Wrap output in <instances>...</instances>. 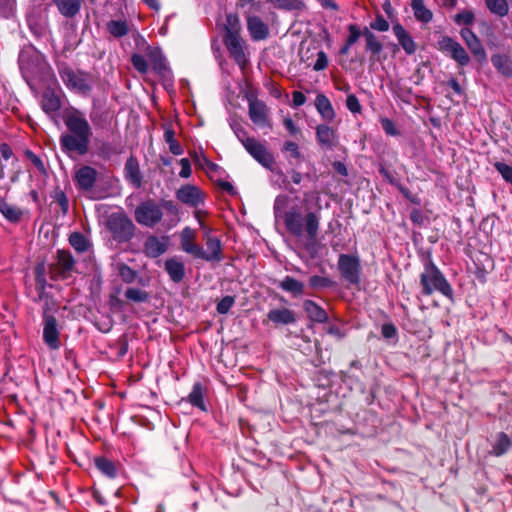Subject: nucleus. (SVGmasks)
Wrapping results in <instances>:
<instances>
[{
    "mask_svg": "<svg viewBox=\"0 0 512 512\" xmlns=\"http://www.w3.org/2000/svg\"><path fill=\"white\" fill-rule=\"evenodd\" d=\"M64 124L67 132L60 136L59 143L61 150L72 157L86 155L89 152L92 128L85 115L72 109L64 116Z\"/></svg>",
    "mask_w": 512,
    "mask_h": 512,
    "instance_id": "obj_1",
    "label": "nucleus"
},
{
    "mask_svg": "<svg viewBox=\"0 0 512 512\" xmlns=\"http://www.w3.org/2000/svg\"><path fill=\"white\" fill-rule=\"evenodd\" d=\"M320 210L319 206L318 211H309L302 219L301 213L296 208H291L282 216L286 229L291 235L298 238L305 236L307 249L313 247L317 241L321 220Z\"/></svg>",
    "mask_w": 512,
    "mask_h": 512,
    "instance_id": "obj_2",
    "label": "nucleus"
},
{
    "mask_svg": "<svg viewBox=\"0 0 512 512\" xmlns=\"http://www.w3.org/2000/svg\"><path fill=\"white\" fill-rule=\"evenodd\" d=\"M223 42L235 62L244 67L247 63V57L244 51V40L240 35L241 22L236 14H228L224 25Z\"/></svg>",
    "mask_w": 512,
    "mask_h": 512,
    "instance_id": "obj_3",
    "label": "nucleus"
},
{
    "mask_svg": "<svg viewBox=\"0 0 512 512\" xmlns=\"http://www.w3.org/2000/svg\"><path fill=\"white\" fill-rule=\"evenodd\" d=\"M420 284L422 286V292L425 295H431L434 291H438L448 298H452L453 296L451 285L433 263H429L425 266L420 276Z\"/></svg>",
    "mask_w": 512,
    "mask_h": 512,
    "instance_id": "obj_4",
    "label": "nucleus"
},
{
    "mask_svg": "<svg viewBox=\"0 0 512 512\" xmlns=\"http://www.w3.org/2000/svg\"><path fill=\"white\" fill-rule=\"evenodd\" d=\"M106 226L112 238L118 243L128 242L135 235L136 226L124 212L110 214Z\"/></svg>",
    "mask_w": 512,
    "mask_h": 512,
    "instance_id": "obj_5",
    "label": "nucleus"
},
{
    "mask_svg": "<svg viewBox=\"0 0 512 512\" xmlns=\"http://www.w3.org/2000/svg\"><path fill=\"white\" fill-rule=\"evenodd\" d=\"M64 84L77 93L87 95L92 90V78L87 72L73 70L70 67H62L59 71Z\"/></svg>",
    "mask_w": 512,
    "mask_h": 512,
    "instance_id": "obj_6",
    "label": "nucleus"
},
{
    "mask_svg": "<svg viewBox=\"0 0 512 512\" xmlns=\"http://www.w3.org/2000/svg\"><path fill=\"white\" fill-rule=\"evenodd\" d=\"M134 217L142 226L155 227L163 218L162 207L152 199L145 200L136 207Z\"/></svg>",
    "mask_w": 512,
    "mask_h": 512,
    "instance_id": "obj_7",
    "label": "nucleus"
},
{
    "mask_svg": "<svg viewBox=\"0 0 512 512\" xmlns=\"http://www.w3.org/2000/svg\"><path fill=\"white\" fill-rule=\"evenodd\" d=\"M338 270L342 278L350 285H358L361 281V261L358 256L340 254L338 258Z\"/></svg>",
    "mask_w": 512,
    "mask_h": 512,
    "instance_id": "obj_8",
    "label": "nucleus"
},
{
    "mask_svg": "<svg viewBox=\"0 0 512 512\" xmlns=\"http://www.w3.org/2000/svg\"><path fill=\"white\" fill-rule=\"evenodd\" d=\"M436 48L462 67L467 66L470 62V57L463 46L449 36H441L436 43Z\"/></svg>",
    "mask_w": 512,
    "mask_h": 512,
    "instance_id": "obj_9",
    "label": "nucleus"
},
{
    "mask_svg": "<svg viewBox=\"0 0 512 512\" xmlns=\"http://www.w3.org/2000/svg\"><path fill=\"white\" fill-rule=\"evenodd\" d=\"M243 146L256 161L271 169L275 162L274 157L261 142L255 138H246L243 139Z\"/></svg>",
    "mask_w": 512,
    "mask_h": 512,
    "instance_id": "obj_10",
    "label": "nucleus"
},
{
    "mask_svg": "<svg viewBox=\"0 0 512 512\" xmlns=\"http://www.w3.org/2000/svg\"><path fill=\"white\" fill-rule=\"evenodd\" d=\"M205 244L207 250L200 246V252L197 253L196 259H202L207 262H220L223 259L222 244L219 238L211 236L209 233L205 235Z\"/></svg>",
    "mask_w": 512,
    "mask_h": 512,
    "instance_id": "obj_11",
    "label": "nucleus"
},
{
    "mask_svg": "<svg viewBox=\"0 0 512 512\" xmlns=\"http://www.w3.org/2000/svg\"><path fill=\"white\" fill-rule=\"evenodd\" d=\"M249 101V117L251 121L260 127L270 126L269 109L266 104L255 97L248 98Z\"/></svg>",
    "mask_w": 512,
    "mask_h": 512,
    "instance_id": "obj_12",
    "label": "nucleus"
},
{
    "mask_svg": "<svg viewBox=\"0 0 512 512\" xmlns=\"http://www.w3.org/2000/svg\"><path fill=\"white\" fill-rule=\"evenodd\" d=\"M43 340L53 350L58 349L60 346L57 320L53 315L47 314L46 309L44 311Z\"/></svg>",
    "mask_w": 512,
    "mask_h": 512,
    "instance_id": "obj_13",
    "label": "nucleus"
},
{
    "mask_svg": "<svg viewBox=\"0 0 512 512\" xmlns=\"http://www.w3.org/2000/svg\"><path fill=\"white\" fill-rule=\"evenodd\" d=\"M98 172L95 168L85 165L80 167L75 173V182L77 187L83 191H90L97 180Z\"/></svg>",
    "mask_w": 512,
    "mask_h": 512,
    "instance_id": "obj_14",
    "label": "nucleus"
},
{
    "mask_svg": "<svg viewBox=\"0 0 512 512\" xmlns=\"http://www.w3.org/2000/svg\"><path fill=\"white\" fill-rule=\"evenodd\" d=\"M316 138L318 144L327 150H332L339 144L336 130L325 124L316 127Z\"/></svg>",
    "mask_w": 512,
    "mask_h": 512,
    "instance_id": "obj_15",
    "label": "nucleus"
},
{
    "mask_svg": "<svg viewBox=\"0 0 512 512\" xmlns=\"http://www.w3.org/2000/svg\"><path fill=\"white\" fill-rule=\"evenodd\" d=\"M176 197L179 201L192 207H197L203 202V197L200 189L194 185H184L176 192Z\"/></svg>",
    "mask_w": 512,
    "mask_h": 512,
    "instance_id": "obj_16",
    "label": "nucleus"
},
{
    "mask_svg": "<svg viewBox=\"0 0 512 512\" xmlns=\"http://www.w3.org/2000/svg\"><path fill=\"white\" fill-rule=\"evenodd\" d=\"M460 35L475 57L479 60H484L486 58V51L479 37L470 28L461 29Z\"/></svg>",
    "mask_w": 512,
    "mask_h": 512,
    "instance_id": "obj_17",
    "label": "nucleus"
},
{
    "mask_svg": "<svg viewBox=\"0 0 512 512\" xmlns=\"http://www.w3.org/2000/svg\"><path fill=\"white\" fill-rule=\"evenodd\" d=\"M164 269L170 280L174 283H180L185 279V264L180 257L174 256L165 260Z\"/></svg>",
    "mask_w": 512,
    "mask_h": 512,
    "instance_id": "obj_18",
    "label": "nucleus"
},
{
    "mask_svg": "<svg viewBox=\"0 0 512 512\" xmlns=\"http://www.w3.org/2000/svg\"><path fill=\"white\" fill-rule=\"evenodd\" d=\"M56 268L62 278H67L76 271V261L68 250L57 251Z\"/></svg>",
    "mask_w": 512,
    "mask_h": 512,
    "instance_id": "obj_19",
    "label": "nucleus"
},
{
    "mask_svg": "<svg viewBox=\"0 0 512 512\" xmlns=\"http://www.w3.org/2000/svg\"><path fill=\"white\" fill-rule=\"evenodd\" d=\"M392 30L406 54H414L417 50V44L403 25L397 22L393 25Z\"/></svg>",
    "mask_w": 512,
    "mask_h": 512,
    "instance_id": "obj_20",
    "label": "nucleus"
},
{
    "mask_svg": "<svg viewBox=\"0 0 512 512\" xmlns=\"http://www.w3.org/2000/svg\"><path fill=\"white\" fill-rule=\"evenodd\" d=\"M247 29L251 38L255 41L264 40L269 35V28L258 16H247Z\"/></svg>",
    "mask_w": 512,
    "mask_h": 512,
    "instance_id": "obj_21",
    "label": "nucleus"
},
{
    "mask_svg": "<svg viewBox=\"0 0 512 512\" xmlns=\"http://www.w3.org/2000/svg\"><path fill=\"white\" fill-rule=\"evenodd\" d=\"M196 233L190 227H185L180 233V245L181 249L193 256L197 257V253L200 252V245L195 243Z\"/></svg>",
    "mask_w": 512,
    "mask_h": 512,
    "instance_id": "obj_22",
    "label": "nucleus"
},
{
    "mask_svg": "<svg viewBox=\"0 0 512 512\" xmlns=\"http://www.w3.org/2000/svg\"><path fill=\"white\" fill-rule=\"evenodd\" d=\"M267 319L275 325H290L296 322L294 312L285 307L271 309L267 313Z\"/></svg>",
    "mask_w": 512,
    "mask_h": 512,
    "instance_id": "obj_23",
    "label": "nucleus"
},
{
    "mask_svg": "<svg viewBox=\"0 0 512 512\" xmlns=\"http://www.w3.org/2000/svg\"><path fill=\"white\" fill-rule=\"evenodd\" d=\"M125 178L135 188L142 186V176L139 168L138 160L134 156H130L124 167Z\"/></svg>",
    "mask_w": 512,
    "mask_h": 512,
    "instance_id": "obj_24",
    "label": "nucleus"
},
{
    "mask_svg": "<svg viewBox=\"0 0 512 512\" xmlns=\"http://www.w3.org/2000/svg\"><path fill=\"white\" fill-rule=\"evenodd\" d=\"M168 249V243L164 239L156 236H149L144 243V252L150 258H157L164 254Z\"/></svg>",
    "mask_w": 512,
    "mask_h": 512,
    "instance_id": "obj_25",
    "label": "nucleus"
},
{
    "mask_svg": "<svg viewBox=\"0 0 512 512\" xmlns=\"http://www.w3.org/2000/svg\"><path fill=\"white\" fill-rule=\"evenodd\" d=\"M146 56L154 72L163 74L167 71L166 59L159 48L147 46Z\"/></svg>",
    "mask_w": 512,
    "mask_h": 512,
    "instance_id": "obj_26",
    "label": "nucleus"
},
{
    "mask_svg": "<svg viewBox=\"0 0 512 512\" xmlns=\"http://www.w3.org/2000/svg\"><path fill=\"white\" fill-rule=\"evenodd\" d=\"M303 309L308 318L314 322L325 323L328 321V314L326 311L312 300H305L303 302Z\"/></svg>",
    "mask_w": 512,
    "mask_h": 512,
    "instance_id": "obj_27",
    "label": "nucleus"
},
{
    "mask_svg": "<svg viewBox=\"0 0 512 512\" xmlns=\"http://www.w3.org/2000/svg\"><path fill=\"white\" fill-rule=\"evenodd\" d=\"M492 65L504 77H512V59L503 54H495L491 57Z\"/></svg>",
    "mask_w": 512,
    "mask_h": 512,
    "instance_id": "obj_28",
    "label": "nucleus"
},
{
    "mask_svg": "<svg viewBox=\"0 0 512 512\" xmlns=\"http://www.w3.org/2000/svg\"><path fill=\"white\" fill-rule=\"evenodd\" d=\"M41 107L47 114L55 113L61 108V100L54 91L46 90L42 95Z\"/></svg>",
    "mask_w": 512,
    "mask_h": 512,
    "instance_id": "obj_29",
    "label": "nucleus"
},
{
    "mask_svg": "<svg viewBox=\"0 0 512 512\" xmlns=\"http://www.w3.org/2000/svg\"><path fill=\"white\" fill-rule=\"evenodd\" d=\"M279 287L283 291L291 293L294 297L302 296L305 292L304 283L291 276L284 277L279 283Z\"/></svg>",
    "mask_w": 512,
    "mask_h": 512,
    "instance_id": "obj_30",
    "label": "nucleus"
},
{
    "mask_svg": "<svg viewBox=\"0 0 512 512\" xmlns=\"http://www.w3.org/2000/svg\"><path fill=\"white\" fill-rule=\"evenodd\" d=\"M315 106L317 111L321 114L324 120L332 121L335 117L334 109L329 99L323 95L318 94L315 99Z\"/></svg>",
    "mask_w": 512,
    "mask_h": 512,
    "instance_id": "obj_31",
    "label": "nucleus"
},
{
    "mask_svg": "<svg viewBox=\"0 0 512 512\" xmlns=\"http://www.w3.org/2000/svg\"><path fill=\"white\" fill-rule=\"evenodd\" d=\"M0 213L10 222L20 221L23 211L16 205L0 198Z\"/></svg>",
    "mask_w": 512,
    "mask_h": 512,
    "instance_id": "obj_32",
    "label": "nucleus"
},
{
    "mask_svg": "<svg viewBox=\"0 0 512 512\" xmlns=\"http://www.w3.org/2000/svg\"><path fill=\"white\" fill-rule=\"evenodd\" d=\"M82 0H56L59 12L68 18L74 17L80 10Z\"/></svg>",
    "mask_w": 512,
    "mask_h": 512,
    "instance_id": "obj_33",
    "label": "nucleus"
},
{
    "mask_svg": "<svg viewBox=\"0 0 512 512\" xmlns=\"http://www.w3.org/2000/svg\"><path fill=\"white\" fill-rule=\"evenodd\" d=\"M411 8L418 21L429 23L432 20L433 13L424 5L423 0H411Z\"/></svg>",
    "mask_w": 512,
    "mask_h": 512,
    "instance_id": "obj_34",
    "label": "nucleus"
},
{
    "mask_svg": "<svg viewBox=\"0 0 512 512\" xmlns=\"http://www.w3.org/2000/svg\"><path fill=\"white\" fill-rule=\"evenodd\" d=\"M363 37L366 43V50L369 51L372 56H376L382 51V43L368 27L363 28Z\"/></svg>",
    "mask_w": 512,
    "mask_h": 512,
    "instance_id": "obj_35",
    "label": "nucleus"
},
{
    "mask_svg": "<svg viewBox=\"0 0 512 512\" xmlns=\"http://www.w3.org/2000/svg\"><path fill=\"white\" fill-rule=\"evenodd\" d=\"M489 12L497 17H506L509 13V4L507 0H484Z\"/></svg>",
    "mask_w": 512,
    "mask_h": 512,
    "instance_id": "obj_36",
    "label": "nucleus"
},
{
    "mask_svg": "<svg viewBox=\"0 0 512 512\" xmlns=\"http://www.w3.org/2000/svg\"><path fill=\"white\" fill-rule=\"evenodd\" d=\"M164 140L169 145V150L174 155H181L183 149L179 142L175 139V131L171 124H163Z\"/></svg>",
    "mask_w": 512,
    "mask_h": 512,
    "instance_id": "obj_37",
    "label": "nucleus"
},
{
    "mask_svg": "<svg viewBox=\"0 0 512 512\" xmlns=\"http://www.w3.org/2000/svg\"><path fill=\"white\" fill-rule=\"evenodd\" d=\"M511 446V440L507 434L500 432L497 434L494 444L492 445L491 454L494 456H502Z\"/></svg>",
    "mask_w": 512,
    "mask_h": 512,
    "instance_id": "obj_38",
    "label": "nucleus"
},
{
    "mask_svg": "<svg viewBox=\"0 0 512 512\" xmlns=\"http://www.w3.org/2000/svg\"><path fill=\"white\" fill-rule=\"evenodd\" d=\"M69 244L78 253H84L91 247L89 240L80 232H73L70 234Z\"/></svg>",
    "mask_w": 512,
    "mask_h": 512,
    "instance_id": "obj_39",
    "label": "nucleus"
},
{
    "mask_svg": "<svg viewBox=\"0 0 512 512\" xmlns=\"http://www.w3.org/2000/svg\"><path fill=\"white\" fill-rule=\"evenodd\" d=\"M94 462H95L97 469L102 474H104L105 476H107L109 478L116 477L117 469L115 467V464L111 460H109L105 457H97V458H95Z\"/></svg>",
    "mask_w": 512,
    "mask_h": 512,
    "instance_id": "obj_40",
    "label": "nucleus"
},
{
    "mask_svg": "<svg viewBox=\"0 0 512 512\" xmlns=\"http://www.w3.org/2000/svg\"><path fill=\"white\" fill-rule=\"evenodd\" d=\"M106 28L116 38L123 37L129 32L128 23L124 20H111L107 23Z\"/></svg>",
    "mask_w": 512,
    "mask_h": 512,
    "instance_id": "obj_41",
    "label": "nucleus"
},
{
    "mask_svg": "<svg viewBox=\"0 0 512 512\" xmlns=\"http://www.w3.org/2000/svg\"><path fill=\"white\" fill-rule=\"evenodd\" d=\"M188 400L193 406H196V407L200 408L201 410L206 409L204 401H203L202 386L200 383H195L193 385L192 391L188 395Z\"/></svg>",
    "mask_w": 512,
    "mask_h": 512,
    "instance_id": "obj_42",
    "label": "nucleus"
},
{
    "mask_svg": "<svg viewBox=\"0 0 512 512\" xmlns=\"http://www.w3.org/2000/svg\"><path fill=\"white\" fill-rule=\"evenodd\" d=\"M308 284L312 290H316V291L325 289V288H330L335 285L334 281H332L330 278L318 276V275L311 276L309 278Z\"/></svg>",
    "mask_w": 512,
    "mask_h": 512,
    "instance_id": "obj_43",
    "label": "nucleus"
},
{
    "mask_svg": "<svg viewBox=\"0 0 512 512\" xmlns=\"http://www.w3.org/2000/svg\"><path fill=\"white\" fill-rule=\"evenodd\" d=\"M125 297L133 302L142 303L149 299V294L139 288H128L125 291Z\"/></svg>",
    "mask_w": 512,
    "mask_h": 512,
    "instance_id": "obj_44",
    "label": "nucleus"
},
{
    "mask_svg": "<svg viewBox=\"0 0 512 512\" xmlns=\"http://www.w3.org/2000/svg\"><path fill=\"white\" fill-rule=\"evenodd\" d=\"M131 63L133 67L141 74H146L149 70V66L145 57L140 54H133L131 56Z\"/></svg>",
    "mask_w": 512,
    "mask_h": 512,
    "instance_id": "obj_45",
    "label": "nucleus"
},
{
    "mask_svg": "<svg viewBox=\"0 0 512 512\" xmlns=\"http://www.w3.org/2000/svg\"><path fill=\"white\" fill-rule=\"evenodd\" d=\"M475 15L471 10H464L455 15L454 21L458 25H471L474 23Z\"/></svg>",
    "mask_w": 512,
    "mask_h": 512,
    "instance_id": "obj_46",
    "label": "nucleus"
},
{
    "mask_svg": "<svg viewBox=\"0 0 512 512\" xmlns=\"http://www.w3.org/2000/svg\"><path fill=\"white\" fill-rule=\"evenodd\" d=\"M235 304L234 296H225L218 303L216 310L219 314H227L231 307Z\"/></svg>",
    "mask_w": 512,
    "mask_h": 512,
    "instance_id": "obj_47",
    "label": "nucleus"
},
{
    "mask_svg": "<svg viewBox=\"0 0 512 512\" xmlns=\"http://www.w3.org/2000/svg\"><path fill=\"white\" fill-rule=\"evenodd\" d=\"M494 167L506 182L512 184V166L503 162H495Z\"/></svg>",
    "mask_w": 512,
    "mask_h": 512,
    "instance_id": "obj_48",
    "label": "nucleus"
},
{
    "mask_svg": "<svg viewBox=\"0 0 512 512\" xmlns=\"http://www.w3.org/2000/svg\"><path fill=\"white\" fill-rule=\"evenodd\" d=\"M119 275L125 283H132L137 276L136 272L126 264L119 265Z\"/></svg>",
    "mask_w": 512,
    "mask_h": 512,
    "instance_id": "obj_49",
    "label": "nucleus"
},
{
    "mask_svg": "<svg viewBox=\"0 0 512 512\" xmlns=\"http://www.w3.org/2000/svg\"><path fill=\"white\" fill-rule=\"evenodd\" d=\"M348 32H349V35L346 39V43H348V45H354L361 36H363V29L360 30L359 27L355 24H350L348 26Z\"/></svg>",
    "mask_w": 512,
    "mask_h": 512,
    "instance_id": "obj_50",
    "label": "nucleus"
},
{
    "mask_svg": "<svg viewBox=\"0 0 512 512\" xmlns=\"http://www.w3.org/2000/svg\"><path fill=\"white\" fill-rule=\"evenodd\" d=\"M389 22L380 14H378L374 21L370 23V29L386 32L389 30Z\"/></svg>",
    "mask_w": 512,
    "mask_h": 512,
    "instance_id": "obj_51",
    "label": "nucleus"
},
{
    "mask_svg": "<svg viewBox=\"0 0 512 512\" xmlns=\"http://www.w3.org/2000/svg\"><path fill=\"white\" fill-rule=\"evenodd\" d=\"M282 151L290 153L291 157L297 160H302V154L300 152L299 146L293 141H286L283 145Z\"/></svg>",
    "mask_w": 512,
    "mask_h": 512,
    "instance_id": "obj_52",
    "label": "nucleus"
},
{
    "mask_svg": "<svg viewBox=\"0 0 512 512\" xmlns=\"http://www.w3.org/2000/svg\"><path fill=\"white\" fill-rule=\"evenodd\" d=\"M346 106L348 110L352 113H360L362 110V106L358 100V98L354 94H349L346 98Z\"/></svg>",
    "mask_w": 512,
    "mask_h": 512,
    "instance_id": "obj_53",
    "label": "nucleus"
},
{
    "mask_svg": "<svg viewBox=\"0 0 512 512\" xmlns=\"http://www.w3.org/2000/svg\"><path fill=\"white\" fill-rule=\"evenodd\" d=\"M381 125L385 133L389 136H397L399 135V131L396 128L394 122L390 120L389 118H381L380 119Z\"/></svg>",
    "mask_w": 512,
    "mask_h": 512,
    "instance_id": "obj_54",
    "label": "nucleus"
},
{
    "mask_svg": "<svg viewBox=\"0 0 512 512\" xmlns=\"http://www.w3.org/2000/svg\"><path fill=\"white\" fill-rule=\"evenodd\" d=\"M43 266L37 267L36 269V282H37V289L39 290V298L43 297L44 289L46 286V279L43 272Z\"/></svg>",
    "mask_w": 512,
    "mask_h": 512,
    "instance_id": "obj_55",
    "label": "nucleus"
},
{
    "mask_svg": "<svg viewBox=\"0 0 512 512\" xmlns=\"http://www.w3.org/2000/svg\"><path fill=\"white\" fill-rule=\"evenodd\" d=\"M328 66V58L324 51H319L317 53V60L313 66L315 71L324 70Z\"/></svg>",
    "mask_w": 512,
    "mask_h": 512,
    "instance_id": "obj_56",
    "label": "nucleus"
},
{
    "mask_svg": "<svg viewBox=\"0 0 512 512\" xmlns=\"http://www.w3.org/2000/svg\"><path fill=\"white\" fill-rule=\"evenodd\" d=\"M381 332L384 338L391 339L396 337L397 335V329L394 324L392 323H385L381 327Z\"/></svg>",
    "mask_w": 512,
    "mask_h": 512,
    "instance_id": "obj_57",
    "label": "nucleus"
},
{
    "mask_svg": "<svg viewBox=\"0 0 512 512\" xmlns=\"http://www.w3.org/2000/svg\"><path fill=\"white\" fill-rule=\"evenodd\" d=\"M283 125L292 136H296L301 133L300 128L296 126L293 120L289 117L284 118Z\"/></svg>",
    "mask_w": 512,
    "mask_h": 512,
    "instance_id": "obj_58",
    "label": "nucleus"
},
{
    "mask_svg": "<svg viewBox=\"0 0 512 512\" xmlns=\"http://www.w3.org/2000/svg\"><path fill=\"white\" fill-rule=\"evenodd\" d=\"M181 170L179 172V176L182 178H189L191 176V165L190 161L187 158H182L180 160Z\"/></svg>",
    "mask_w": 512,
    "mask_h": 512,
    "instance_id": "obj_59",
    "label": "nucleus"
},
{
    "mask_svg": "<svg viewBox=\"0 0 512 512\" xmlns=\"http://www.w3.org/2000/svg\"><path fill=\"white\" fill-rule=\"evenodd\" d=\"M271 3L274 7L279 9H291L293 5L288 0H266Z\"/></svg>",
    "mask_w": 512,
    "mask_h": 512,
    "instance_id": "obj_60",
    "label": "nucleus"
},
{
    "mask_svg": "<svg viewBox=\"0 0 512 512\" xmlns=\"http://www.w3.org/2000/svg\"><path fill=\"white\" fill-rule=\"evenodd\" d=\"M292 96H293V104L296 107H299L306 102V96L300 91H294Z\"/></svg>",
    "mask_w": 512,
    "mask_h": 512,
    "instance_id": "obj_61",
    "label": "nucleus"
},
{
    "mask_svg": "<svg viewBox=\"0 0 512 512\" xmlns=\"http://www.w3.org/2000/svg\"><path fill=\"white\" fill-rule=\"evenodd\" d=\"M27 156L30 158V160L32 161V163L40 170V171H44L45 170V166H44V163L43 161L38 157L36 156L35 154H33L32 152L28 151L27 152Z\"/></svg>",
    "mask_w": 512,
    "mask_h": 512,
    "instance_id": "obj_62",
    "label": "nucleus"
},
{
    "mask_svg": "<svg viewBox=\"0 0 512 512\" xmlns=\"http://www.w3.org/2000/svg\"><path fill=\"white\" fill-rule=\"evenodd\" d=\"M162 207L167 210V212L171 214H177L178 208L176 204L172 200H163Z\"/></svg>",
    "mask_w": 512,
    "mask_h": 512,
    "instance_id": "obj_63",
    "label": "nucleus"
},
{
    "mask_svg": "<svg viewBox=\"0 0 512 512\" xmlns=\"http://www.w3.org/2000/svg\"><path fill=\"white\" fill-rule=\"evenodd\" d=\"M217 184L224 190L226 191L227 193H229L230 195H235L236 194V191L233 187V185L228 182V181H224V180H218L217 181Z\"/></svg>",
    "mask_w": 512,
    "mask_h": 512,
    "instance_id": "obj_64",
    "label": "nucleus"
}]
</instances>
